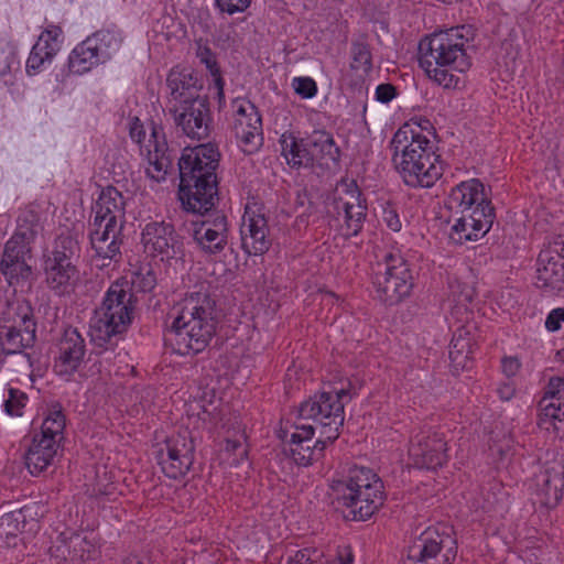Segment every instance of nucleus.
<instances>
[{"label":"nucleus","mask_w":564,"mask_h":564,"mask_svg":"<svg viewBox=\"0 0 564 564\" xmlns=\"http://www.w3.org/2000/svg\"><path fill=\"white\" fill-rule=\"evenodd\" d=\"M470 36L465 25L434 32L419 43V65L430 80L444 89H456L460 76L471 67Z\"/></svg>","instance_id":"f257e3e1"},{"label":"nucleus","mask_w":564,"mask_h":564,"mask_svg":"<svg viewBox=\"0 0 564 564\" xmlns=\"http://www.w3.org/2000/svg\"><path fill=\"white\" fill-rule=\"evenodd\" d=\"M220 153L214 143L185 148L178 159V199L182 208L192 214L214 209L218 200Z\"/></svg>","instance_id":"f03ea898"},{"label":"nucleus","mask_w":564,"mask_h":564,"mask_svg":"<svg viewBox=\"0 0 564 564\" xmlns=\"http://www.w3.org/2000/svg\"><path fill=\"white\" fill-rule=\"evenodd\" d=\"M175 316L165 333V340L181 356L204 351L218 325L216 302L207 291H194L174 307Z\"/></svg>","instance_id":"7ed1b4c3"},{"label":"nucleus","mask_w":564,"mask_h":564,"mask_svg":"<svg viewBox=\"0 0 564 564\" xmlns=\"http://www.w3.org/2000/svg\"><path fill=\"white\" fill-rule=\"evenodd\" d=\"M126 198L113 187L101 188L91 205L88 237L94 251L93 261L99 269L116 268L122 261Z\"/></svg>","instance_id":"20e7f679"},{"label":"nucleus","mask_w":564,"mask_h":564,"mask_svg":"<svg viewBox=\"0 0 564 564\" xmlns=\"http://www.w3.org/2000/svg\"><path fill=\"white\" fill-rule=\"evenodd\" d=\"M392 162L405 185L432 187L443 175V165L421 124L406 122L390 141Z\"/></svg>","instance_id":"39448f33"},{"label":"nucleus","mask_w":564,"mask_h":564,"mask_svg":"<svg viewBox=\"0 0 564 564\" xmlns=\"http://www.w3.org/2000/svg\"><path fill=\"white\" fill-rule=\"evenodd\" d=\"M137 299L128 280L110 284L89 323L90 340L97 352L113 351L133 319Z\"/></svg>","instance_id":"423d86ee"},{"label":"nucleus","mask_w":564,"mask_h":564,"mask_svg":"<svg viewBox=\"0 0 564 564\" xmlns=\"http://www.w3.org/2000/svg\"><path fill=\"white\" fill-rule=\"evenodd\" d=\"M332 491L345 518L354 521L370 519L384 503L381 478L370 468L354 466L347 474L334 479Z\"/></svg>","instance_id":"0eeeda50"},{"label":"nucleus","mask_w":564,"mask_h":564,"mask_svg":"<svg viewBox=\"0 0 564 564\" xmlns=\"http://www.w3.org/2000/svg\"><path fill=\"white\" fill-rule=\"evenodd\" d=\"M357 386L350 379L334 388L333 391L316 393L299 408V417L312 420L322 436L321 442H335L345 421V399L350 400L357 393Z\"/></svg>","instance_id":"6e6552de"},{"label":"nucleus","mask_w":564,"mask_h":564,"mask_svg":"<svg viewBox=\"0 0 564 564\" xmlns=\"http://www.w3.org/2000/svg\"><path fill=\"white\" fill-rule=\"evenodd\" d=\"M36 340L32 307L24 302L9 304L0 318V348L4 355L21 357L24 371L32 372L36 358L30 352Z\"/></svg>","instance_id":"1a4fd4ad"},{"label":"nucleus","mask_w":564,"mask_h":564,"mask_svg":"<svg viewBox=\"0 0 564 564\" xmlns=\"http://www.w3.org/2000/svg\"><path fill=\"white\" fill-rule=\"evenodd\" d=\"M66 417L59 404L50 408L43 420L40 433L34 434L24 459L31 475L43 473L57 454V449L64 440Z\"/></svg>","instance_id":"9d476101"},{"label":"nucleus","mask_w":564,"mask_h":564,"mask_svg":"<svg viewBox=\"0 0 564 564\" xmlns=\"http://www.w3.org/2000/svg\"><path fill=\"white\" fill-rule=\"evenodd\" d=\"M384 271L373 278L376 297L386 305H395L410 296L414 278L410 264L400 249L387 251L383 256Z\"/></svg>","instance_id":"9b49d317"},{"label":"nucleus","mask_w":564,"mask_h":564,"mask_svg":"<svg viewBox=\"0 0 564 564\" xmlns=\"http://www.w3.org/2000/svg\"><path fill=\"white\" fill-rule=\"evenodd\" d=\"M456 555L457 544L451 532L431 527L408 547L404 564H453Z\"/></svg>","instance_id":"f8f14e48"},{"label":"nucleus","mask_w":564,"mask_h":564,"mask_svg":"<svg viewBox=\"0 0 564 564\" xmlns=\"http://www.w3.org/2000/svg\"><path fill=\"white\" fill-rule=\"evenodd\" d=\"M443 432L430 425L413 430L409 443V458L415 468L436 469L448 459Z\"/></svg>","instance_id":"ddd939ff"},{"label":"nucleus","mask_w":564,"mask_h":564,"mask_svg":"<svg viewBox=\"0 0 564 564\" xmlns=\"http://www.w3.org/2000/svg\"><path fill=\"white\" fill-rule=\"evenodd\" d=\"M535 285L549 294L564 290V237H556L539 253Z\"/></svg>","instance_id":"4468645a"},{"label":"nucleus","mask_w":564,"mask_h":564,"mask_svg":"<svg viewBox=\"0 0 564 564\" xmlns=\"http://www.w3.org/2000/svg\"><path fill=\"white\" fill-rule=\"evenodd\" d=\"M232 130L240 149L248 154L260 149L263 141L262 118L254 104L247 99L232 102Z\"/></svg>","instance_id":"2eb2a0df"},{"label":"nucleus","mask_w":564,"mask_h":564,"mask_svg":"<svg viewBox=\"0 0 564 564\" xmlns=\"http://www.w3.org/2000/svg\"><path fill=\"white\" fill-rule=\"evenodd\" d=\"M315 427L311 424H294L290 429L285 427L280 431V438L289 447L290 456L299 466H308L321 459L326 446L333 443L321 442L322 436L318 434L317 440L312 445Z\"/></svg>","instance_id":"dca6fc26"},{"label":"nucleus","mask_w":564,"mask_h":564,"mask_svg":"<svg viewBox=\"0 0 564 564\" xmlns=\"http://www.w3.org/2000/svg\"><path fill=\"white\" fill-rule=\"evenodd\" d=\"M77 250V242L70 236H59L53 251L44 259V273L47 285L62 292L76 274L70 258Z\"/></svg>","instance_id":"f3484780"},{"label":"nucleus","mask_w":564,"mask_h":564,"mask_svg":"<svg viewBox=\"0 0 564 564\" xmlns=\"http://www.w3.org/2000/svg\"><path fill=\"white\" fill-rule=\"evenodd\" d=\"M203 219L193 224V239L207 254H218L228 243L229 225L227 217L218 210L199 214Z\"/></svg>","instance_id":"a211bd4d"},{"label":"nucleus","mask_w":564,"mask_h":564,"mask_svg":"<svg viewBox=\"0 0 564 564\" xmlns=\"http://www.w3.org/2000/svg\"><path fill=\"white\" fill-rule=\"evenodd\" d=\"M185 135L203 140L209 135L212 116L207 97L166 109Z\"/></svg>","instance_id":"6ab92c4d"},{"label":"nucleus","mask_w":564,"mask_h":564,"mask_svg":"<svg viewBox=\"0 0 564 564\" xmlns=\"http://www.w3.org/2000/svg\"><path fill=\"white\" fill-rule=\"evenodd\" d=\"M141 243L148 254L160 256L162 260L173 259L183 252L181 236L171 223L164 220L145 224L141 231Z\"/></svg>","instance_id":"aec40b11"},{"label":"nucleus","mask_w":564,"mask_h":564,"mask_svg":"<svg viewBox=\"0 0 564 564\" xmlns=\"http://www.w3.org/2000/svg\"><path fill=\"white\" fill-rule=\"evenodd\" d=\"M496 218L494 206L485 205V208H476L474 213L451 214L453 225L449 231V240L455 245H464L468 241H477L492 227Z\"/></svg>","instance_id":"412c9836"},{"label":"nucleus","mask_w":564,"mask_h":564,"mask_svg":"<svg viewBox=\"0 0 564 564\" xmlns=\"http://www.w3.org/2000/svg\"><path fill=\"white\" fill-rule=\"evenodd\" d=\"M194 462V443L185 435L170 437L158 453V463L164 475L178 479L187 474Z\"/></svg>","instance_id":"4be33fe9"},{"label":"nucleus","mask_w":564,"mask_h":564,"mask_svg":"<svg viewBox=\"0 0 564 564\" xmlns=\"http://www.w3.org/2000/svg\"><path fill=\"white\" fill-rule=\"evenodd\" d=\"M539 426L564 434V376L552 377L539 402Z\"/></svg>","instance_id":"5701e85b"},{"label":"nucleus","mask_w":564,"mask_h":564,"mask_svg":"<svg viewBox=\"0 0 564 564\" xmlns=\"http://www.w3.org/2000/svg\"><path fill=\"white\" fill-rule=\"evenodd\" d=\"M240 236L241 247L248 256H261L270 249L268 220L257 206H246Z\"/></svg>","instance_id":"b1692460"},{"label":"nucleus","mask_w":564,"mask_h":564,"mask_svg":"<svg viewBox=\"0 0 564 564\" xmlns=\"http://www.w3.org/2000/svg\"><path fill=\"white\" fill-rule=\"evenodd\" d=\"M63 30L59 25L47 24L33 45L25 64L29 76L45 70L53 62L63 43Z\"/></svg>","instance_id":"393cba45"},{"label":"nucleus","mask_w":564,"mask_h":564,"mask_svg":"<svg viewBox=\"0 0 564 564\" xmlns=\"http://www.w3.org/2000/svg\"><path fill=\"white\" fill-rule=\"evenodd\" d=\"M149 142L153 143V147L147 148L144 154H141L148 163L145 173L148 177L158 183L164 182L173 167L175 152L169 148L163 128L154 123Z\"/></svg>","instance_id":"a878e982"},{"label":"nucleus","mask_w":564,"mask_h":564,"mask_svg":"<svg viewBox=\"0 0 564 564\" xmlns=\"http://www.w3.org/2000/svg\"><path fill=\"white\" fill-rule=\"evenodd\" d=\"M58 355L54 361V371L61 377L74 375L82 366L86 355V343L77 328L68 327L58 341Z\"/></svg>","instance_id":"bb28decb"},{"label":"nucleus","mask_w":564,"mask_h":564,"mask_svg":"<svg viewBox=\"0 0 564 564\" xmlns=\"http://www.w3.org/2000/svg\"><path fill=\"white\" fill-rule=\"evenodd\" d=\"M166 109L206 98L199 94L202 84L197 76L187 67H173L166 77Z\"/></svg>","instance_id":"cd10ccee"},{"label":"nucleus","mask_w":564,"mask_h":564,"mask_svg":"<svg viewBox=\"0 0 564 564\" xmlns=\"http://www.w3.org/2000/svg\"><path fill=\"white\" fill-rule=\"evenodd\" d=\"M445 205L453 216L474 213L476 208H485V205L492 206L485 193V185L478 178L460 182L453 187Z\"/></svg>","instance_id":"c85d7f7f"},{"label":"nucleus","mask_w":564,"mask_h":564,"mask_svg":"<svg viewBox=\"0 0 564 564\" xmlns=\"http://www.w3.org/2000/svg\"><path fill=\"white\" fill-rule=\"evenodd\" d=\"M347 195L348 199L344 200L341 197L336 202L337 208H341L345 214V225L343 227L346 237L357 236L366 220L367 205L366 200L361 197V192L355 183L350 184Z\"/></svg>","instance_id":"c756f323"},{"label":"nucleus","mask_w":564,"mask_h":564,"mask_svg":"<svg viewBox=\"0 0 564 564\" xmlns=\"http://www.w3.org/2000/svg\"><path fill=\"white\" fill-rule=\"evenodd\" d=\"M536 495L540 503L553 508L563 497L564 468L560 464L546 467L536 476Z\"/></svg>","instance_id":"7c9ffc66"},{"label":"nucleus","mask_w":564,"mask_h":564,"mask_svg":"<svg viewBox=\"0 0 564 564\" xmlns=\"http://www.w3.org/2000/svg\"><path fill=\"white\" fill-rule=\"evenodd\" d=\"M313 163L317 162L321 166H338L340 162V149L336 144L330 132L325 130H315L307 138Z\"/></svg>","instance_id":"2f4dec72"},{"label":"nucleus","mask_w":564,"mask_h":564,"mask_svg":"<svg viewBox=\"0 0 564 564\" xmlns=\"http://www.w3.org/2000/svg\"><path fill=\"white\" fill-rule=\"evenodd\" d=\"M281 154L292 169L313 166V154H311L307 139H300L293 132H284L280 138Z\"/></svg>","instance_id":"473e14b6"},{"label":"nucleus","mask_w":564,"mask_h":564,"mask_svg":"<svg viewBox=\"0 0 564 564\" xmlns=\"http://www.w3.org/2000/svg\"><path fill=\"white\" fill-rule=\"evenodd\" d=\"M100 64L104 63L99 58L98 50L87 37L72 50L67 62L69 72L76 75L86 74Z\"/></svg>","instance_id":"72a5a7b5"},{"label":"nucleus","mask_w":564,"mask_h":564,"mask_svg":"<svg viewBox=\"0 0 564 564\" xmlns=\"http://www.w3.org/2000/svg\"><path fill=\"white\" fill-rule=\"evenodd\" d=\"M87 39L98 50L99 58L104 64L119 51L123 41L121 31L116 26L98 30Z\"/></svg>","instance_id":"f704fd0d"},{"label":"nucleus","mask_w":564,"mask_h":564,"mask_svg":"<svg viewBox=\"0 0 564 564\" xmlns=\"http://www.w3.org/2000/svg\"><path fill=\"white\" fill-rule=\"evenodd\" d=\"M449 359L455 368H467L468 361L473 355V344L469 337V332L462 327L458 328L449 344Z\"/></svg>","instance_id":"c9c22d12"},{"label":"nucleus","mask_w":564,"mask_h":564,"mask_svg":"<svg viewBox=\"0 0 564 564\" xmlns=\"http://www.w3.org/2000/svg\"><path fill=\"white\" fill-rule=\"evenodd\" d=\"M65 546L68 550L70 561L86 562L98 555V547L95 542L82 533H73L65 542Z\"/></svg>","instance_id":"e433bc0d"},{"label":"nucleus","mask_w":564,"mask_h":564,"mask_svg":"<svg viewBox=\"0 0 564 564\" xmlns=\"http://www.w3.org/2000/svg\"><path fill=\"white\" fill-rule=\"evenodd\" d=\"M197 57L199 62L206 66L210 76L213 77L215 94L218 99L219 106L221 107V104L225 102V80L221 76V72L216 59V55L208 46H198Z\"/></svg>","instance_id":"4c0bfd02"},{"label":"nucleus","mask_w":564,"mask_h":564,"mask_svg":"<svg viewBox=\"0 0 564 564\" xmlns=\"http://www.w3.org/2000/svg\"><path fill=\"white\" fill-rule=\"evenodd\" d=\"M25 524V517L22 510H14L4 513L0 518V544L10 546Z\"/></svg>","instance_id":"58836bf2"},{"label":"nucleus","mask_w":564,"mask_h":564,"mask_svg":"<svg viewBox=\"0 0 564 564\" xmlns=\"http://www.w3.org/2000/svg\"><path fill=\"white\" fill-rule=\"evenodd\" d=\"M350 67L355 70L368 73L372 68V55L369 44L365 40H355L350 47Z\"/></svg>","instance_id":"ea45409f"},{"label":"nucleus","mask_w":564,"mask_h":564,"mask_svg":"<svg viewBox=\"0 0 564 564\" xmlns=\"http://www.w3.org/2000/svg\"><path fill=\"white\" fill-rule=\"evenodd\" d=\"M129 282L130 292H151L156 285V274L151 264H143L132 273Z\"/></svg>","instance_id":"a19ab883"},{"label":"nucleus","mask_w":564,"mask_h":564,"mask_svg":"<svg viewBox=\"0 0 564 564\" xmlns=\"http://www.w3.org/2000/svg\"><path fill=\"white\" fill-rule=\"evenodd\" d=\"M29 401L28 394L19 389L10 388L3 402L4 412L10 416H22Z\"/></svg>","instance_id":"79ce46f5"},{"label":"nucleus","mask_w":564,"mask_h":564,"mask_svg":"<svg viewBox=\"0 0 564 564\" xmlns=\"http://www.w3.org/2000/svg\"><path fill=\"white\" fill-rule=\"evenodd\" d=\"M323 553L316 549H303L297 551L288 561V564H327Z\"/></svg>","instance_id":"37998d69"},{"label":"nucleus","mask_w":564,"mask_h":564,"mask_svg":"<svg viewBox=\"0 0 564 564\" xmlns=\"http://www.w3.org/2000/svg\"><path fill=\"white\" fill-rule=\"evenodd\" d=\"M292 87L303 99H311L315 97L318 91L316 82L308 76L294 77L292 79Z\"/></svg>","instance_id":"c03bdc74"},{"label":"nucleus","mask_w":564,"mask_h":564,"mask_svg":"<svg viewBox=\"0 0 564 564\" xmlns=\"http://www.w3.org/2000/svg\"><path fill=\"white\" fill-rule=\"evenodd\" d=\"M129 135L131 140L140 145V154H144L147 148H152L153 143L144 144L147 132L143 123L138 117L129 119Z\"/></svg>","instance_id":"a18cd8bd"},{"label":"nucleus","mask_w":564,"mask_h":564,"mask_svg":"<svg viewBox=\"0 0 564 564\" xmlns=\"http://www.w3.org/2000/svg\"><path fill=\"white\" fill-rule=\"evenodd\" d=\"M251 4V0H215L216 8L228 15L245 12Z\"/></svg>","instance_id":"49530a36"},{"label":"nucleus","mask_w":564,"mask_h":564,"mask_svg":"<svg viewBox=\"0 0 564 564\" xmlns=\"http://www.w3.org/2000/svg\"><path fill=\"white\" fill-rule=\"evenodd\" d=\"M382 221L386 226L394 231L399 232L402 228V221L399 216L397 208L392 204H387L382 209Z\"/></svg>","instance_id":"de8ad7c7"},{"label":"nucleus","mask_w":564,"mask_h":564,"mask_svg":"<svg viewBox=\"0 0 564 564\" xmlns=\"http://www.w3.org/2000/svg\"><path fill=\"white\" fill-rule=\"evenodd\" d=\"M19 65L17 55L11 47H0V75L4 76Z\"/></svg>","instance_id":"09e8293b"},{"label":"nucleus","mask_w":564,"mask_h":564,"mask_svg":"<svg viewBox=\"0 0 564 564\" xmlns=\"http://www.w3.org/2000/svg\"><path fill=\"white\" fill-rule=\"evenodd\" d=\"M564 322V307L552 310L545 319V327L549 332H557Z\"/></svg>","instance_id":"8fccbe9b"},{"label":"nucleus","mask_w":564,"mask_h":564,"mask_svg":"<svg viewBox=\"0 0 564 564\" xmlns=\"http://www.w3.org/2000/svg\"><path fill=\"white\" fill-rule=\"evenodd\" d=\"M397 96V89L391 84H380L376 88V99L382 104L390 102Z\"/></svg>","instance_id":"3c124183"},{"label":"nucleus","mask_w":564,"mask_h":564,"mask_svg":"<svg viewBox=\"0 0 564 564\" xmlns=\"http://www.w3.org/2000/svg\"><path fill=\"white\" fill-rule=\"evenodd\" d=\"M521 367V364L516 357H505L501 361L502 372L511 378L516 376Z\"/></svg>","instance_id":"603ef678"},{"label":"nucleus","mask_w":564,"mask_h":564,"mask_svg":"<svg viewBox=\"0 0 564 564\" xmlns=\"http://www.w3.org/2000/svg\"><path fill=\"white\" fill-rule=\"evenodd\" d=\"M497 393L502 401H509L516 393L514 384L511 381H502L497 388Z\"/></svg>","instance_id":"864d4df0"},{"label":"nucleus","mask_w":564,"mask_h":564,"mask_svg":"<svg viewBox=\"0 0 564 564\" xmlns=\"http://www.w3.org/2000/svg\"><path fill=\"white\" fill-rule=\"evenodd\" d=\"M327 564H354V555L350 551H344L339 553L337 562L330 563L328 561Z\"/></svg>","instance_id":"5fc2aeb1"},{"label":"nucleus","mask_w":564,"mask_h":564,"mask_svg":"<svg viewBox=\"0 0 564 564\" xmlns=\"http://www.w3.org/2000/svg\"><path fill=\"white\" fill-rule=\"evenodd\" d=\"M242 447V444L239 440H226L225 451L228 453H236L239 448Z\"/></svg>","instance_id":"6e6d98bb"},{"label":"nucleus","mask_w":564,"mask_h":564,"mask_svg":"<svg viewBox=\"0 0 564 564\" xmlns=\"http://www.w3.org/2000/svg\"><path fill=\"white\" fill-rule=\"evenodd\" d=\"M122 564H145V563L141 562L140 560H138L135 557H131V558H127L126 561H123ZM147 564H150V563H147Z\"/></svg>","instance_id":"4d7b16f0"}]
</instances>
